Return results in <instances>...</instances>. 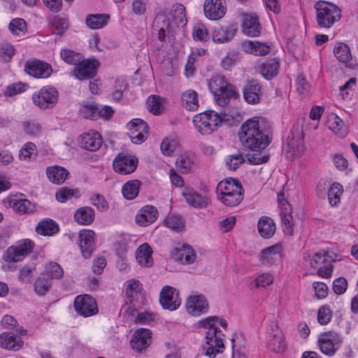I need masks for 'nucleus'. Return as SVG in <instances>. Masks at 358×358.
Returning a JSON list of instances; mask_svg holds the SVG:
<instances>
[{"label":"nucleus","mask_w":358,"mask_h":358,"mask_svg":"<svg viewBox=\"0 0 358 358\" xmlns=\"http://www.w3.org/2000/svg\"><path fill=\"white\" fill-rule=\"evenodd\" d=\"M138 159L136 156L118 153L113 161L114 171L120 175H128L134 173L137 169Z\"/></svg>","instance_id":"nucleus-13"},{"label":"nucleus","mask_w":358,"mask_h":358,"mask_svg":"<svg viewBox=\"0 0 358 358\" xmlns=\"http://www.w3.org/2000/svg\"><path fill=\"white\" fill-rule=\"evenodd\" d=\"M22 128L26 134L31 136H37L41 131V124L36 120H28L22 123Z\"/></svg>","instance_id":"nucleus-51"},{"label":"nucleus","mask_w":358,"mask_h":358,"mask_svg":"<svg viewBox=\"0 0 358 358\" xmlns=\"http://www.w3.org/2000/svg\"><path fill=\"white\" fill-rule=\"evenodd\" d=\"M80 113L85 119L97 120L99 118V107L94 104L85 105L80 108Z\"/></svg>","instance_id":"nucleus-54"},{"label":"nucleus","mask_w":358,"mask_h":358,"mask_svg":"<svg viewBox=\"0 0 358 358\" xmlns=\"http://www.w3.org/2000/svg\"><path fill=\"white\" fill-rule=\"evenodd\" d=\"M8 27L13 34L17 36L27 31L26 22L22 18H15L11 20Z\"/></svg>","instance_id":"nucleus-58"},{"label":"nucleus","mask_w":358,"mask_h":358,"mask_svg":"<svg viewBox=\"0 0 358 358\" xmlns=\"http://www.w3.org/2000/svg\"><path fill=\"white\" fill-rule=\"evenodd\" d=\"M46 174L50 181L60 185L67 178L69 171L64 167L54 166L47 168Z\"/></svg>","instance_id":"nucleus-36"},{"label":"nucleus","mask_w":358,"mask_h":358,"mask_svg":"<svg viewBox=\"0 0 358 358\" xmlns=\"http://www.w3.org/2000/svg\"><path fill=\"white\" fill-rule=\"evenodd\" d=\"M152 332L148 329L141 328L134 331L130 341L131 347L137 352H142L150 346Z\"/></svg>","instance_id":"nucleus-19"},{"label":"nucleus","mask_w":358,"mask_h":358,"mask_svg":"<svg viewBox=\"0 0 358 358\" xmlns=\"http://www.w3.org/2000/svg\"><path fill=\"white\" fill-rule=\"evenodd\" d=\"M317 25L330 28L341 18V10L336 4L326 1H318L314 4Z\"/></svg>","instance_id":"nucleus-6"},{"label":"nucleus","mask_w":358,"mask_h":358,"mask_svg":"<svg viewBox=\"0 0 358 358\" xmlns=\"http://www.w3.org/2000/svg\"><path fill=\"white\" fill-rule=\"evenodd\" d=\"M280 215L283 225V231L289 236L294 233L293 218L291 215V209L286 211L283 209L280 210Z\"/></svg>","instance_id":"nucleus-49"},{"label":"nucleus","mask_w":358,"mask_h":358,"mask_svg":"<svg viewBox=\"0 0 358 358\" xmlns=\"http://www.w3.org/2000/svg\"><path fill=\"white\" fill-rule=\"evenodd\" d=\"M59 92L52 86L46 85L32 95V101L34 105L40 109L47 110L53 108L57 103Z\"/></svg>","instance_id":"nucleus-8"},{"label":"nucleus","mask_w":358,"mask_h":358,"mask_svg":"<svg viewBox=\"0 0 358 358\" xmlns=\"http://www.w3.org/2000/svg\"><path fill=\"white\" fill-rule=\"evenodd\" d=\"M34 243L29 239L19 241L16 245L10 246L3 255L6 262H16L22 261L30 254L34 249Z\"/></svg>","instance_id":"nucleus-10"},{"label":"nucleus","mask_w":358,"mask_h":358,"mask_svg":"<svg viewBox=\"0 0 358 358\" xmlns=\"http://www.w3.org/2000/svg\"><path fill=\"white\" fill-rule=\"evenodd\" d=\"M127 128L129 130V134H131V131L134 130H136L138 131H143L148 130V127L147 123L141 120V119H133L127 124Z\"/></svg>","instance_id":"nucleus-63"},{"label":"nucleus","mask_w":358,"mask_h":358,"mask_svg":"<svg viewBox=\"0 0 358 358\" xmlns=\"http://www.w3.org/2000/svg\"><path fill=\"white\" fill-rule=\"evenodd\" d=\"M271 134L270 122L259 117H253L245 121L238 132L243 145L253 151L265 149L271 141Z\"/></svg>","instance_id":"nucleus-1"},{"label":"nucleus","mask_w":358,"mask_h":358,"mask_svg":"<svg viewBox=\"0 0 358 358\" xmlns=\"http://www.w3.org/2000/svg\"><path fill=\"white\" fill-rule=\"evenodd\" d=\"M217 199L225 206L234 207L243 199V189L238 180L228 178L217 186Z\"/></svg>","instance_id":"nucleus-4"},{"label":"nucleus","mask_w":358,"mask_h":358,"mask_svg":"<svg viewBox=\"0 0 358 358\" xmlns=\"http://www.w3.org/2000/svg\"><path fill=\"white\" fill-rule=\"evenodd\" d=\"M165 225L173 230H180L184 227V222L181 216L177 215H169L164 220Z\"/></svg>","instance_id":"nucleus-55"},{"label":"nucleus","mask_w":358,"mask_h":358,"mask_svg":"<svg viewBox=\"0 0 358 358\" xmlns=\"http://www.w3.org/2000/svg\"><path fill=\"white\" fill-rule=\"evenodd\" d=\"M270 327L272 332L267 336L268 348L274 352H283L286 349V344L282 332L275 322H271Z\"/></svg>","instance_id":"nucleus-18"},{"label":"nucleus","mask_w":358,"mask_h":358,"mask_svg":"<svg viewBox=\"0 0 358 358\" xmlns=\"http://www.w3.org/2000/svg\"><path fill=\"white\" fill-rule=\"evenodd\" d=\"M27 87V85L22 82L12 83L6 87L3 94L6 96H15L17 94L24 92L26 90Z\"/></svg>","instance_id":"nucleus-61"},{"label":"nucleus","mask_w":358,"mask_h":358,"mask_svg":"<svg viewBox=\"0 0 358 358\" xmlns=\"http://www.w3.org/2000/svg\"><path fill=\"white\" fill-rule=\"evenodd\" d=\"M50 24L54 34L62 35L69 27V20L65 17L55 16Z\"/></svg>","instance_id":"nucleus-47"},{"label":"nucleus","mask_w":358,"mask_h":358,"mask_svg":"<svg viewBox=\"0 0 358 358\" xmlns=\"http://www.w3.org/2000/svg\"><path fill=\"white\" fill-rule=\"evenodd\" d=\"M192 36L194 40L200 41H207L210 38L207 28L203 23H196L194 25Z\"/></svg>","instance_id":"nucleus-53"},{"label":"nucleus","mask_w":358,"mask_h":358,"mask_svg":"<svg viewBox=\"0 0 358 358\" xmlns=\"http://www.w3.org/2000/svg\"><path fill=\"white\" fill-rule=\"evenodd\" d=\"M182 102L184 107L189 110H196L199 107L198 94L196 91L189 90L182 94Z\"/></svg>","instance_id":"nucleus-42"},{"label":"nucleus","mask_w":358,"mask_h":358,"mask_svg":"<svg viewBox=\"0 0 358 358\" xmlns=\"http://www.w3.org/2000/svg\"><path fill=\"white\" fill-rule=\"evenodd\" d=\"M172 257L181 264H189L194 262L196 254L189 245H182L173 249L172 251Z\"/></svg>","instance_id":"nucleus-26"},{"label":"nucleus","mask_w":358,"mask_h":358,"mask_svg":"<svg viewBox=\"0 0 358 358\" xmlns=\"http://www.w3.org/2000/svg\"><path fill=\"white\" fill-rule=\"evenodd\" d=\"M94 231L90 229H83L79 234L80 248L83 256L88 259L92 256L94 249Z\"/></svg>","instance_id":"nucleus-24"},{"label":"nucleus","mask_w":358,"mask_h":358,"mask_svg":"<svg viewBox=\"0 0 358 358\" xmlns=\"http://www.w3.org/2000/svg\"><path fill=\"white\" fill-rule=\"evenodd\" d=\"M192 159L187 155H181L176 162V169L182 173H188L192 166Z\"/></svg>","instance_id":"nucleus-56"},{"label":"nucleus","mask_w":358,"mask_h":358,"mask_svg":"<svg viewBox=\"0 0 358 358\" xmlns=\"http://www.w3.org/2000/svg\"><path fill=\"white\" fill-rule=\"evenodd\" d=\"M37 156V149L34 143L28 142L20 150L19 157L22 160H31Z\"/></svg>","instance_id":"nucleus-50"},{"label":"nucleus","mask_w":358,"mask_h":358,"mask_svg":"<svg viewBox=\"0 0 358 358\" xmlns=\"http://www.w3.org/2000/svg\"><path fill=\"white\" fill-rule=\"evenodd\" d=\"M208 86L216 103L222 107L229 103L231 98L236 99L240 96L235 87L229 83L222 75H213L208 80Z\"/></svg>","instance_id":"nucleus-3"},{"label":"nucleus","mask_w":358,"mask_h":358,"mask_svg":"<svg viewBox=\"0 0 358 358\" xmlns=\"http://www.w3.org/2000/svg\"><path fill=\"white\" fill-rule=\"evenodd\" d=\"M103 143L101 135L96 131L90 130L80 136L79 144L83 149L90 151L98 150Z\"/></svg>","instance_id":"nucleus-21"},{"label":"nucleus","mask_w":358,"mask_h":358,"mask_svg":"<svg viewBox=\"0 0 358 358\" xmlns=\"http://www.w3.org/2000/svg\"><path fill=\"white\" fill-rule=\"evenodd\" d=\"M152 250L148 243L141 245L136 251V258L141 266L150 267L153 264Z\"/></svg>","instance_id":"nucleus-33"},{"label":"nucleus","mask_w":358,"mask_h":358,"mask_svg":"<svg viewBox=\"0 0 358 358\" xmlns=\"http://www.w3.org/2000/svg\"><path fill=\"white\" fill-rule=\"evenodd\" d=\"M24 342L13 334L3 332L0 334V348L8 350L17 351L23 346Z\"/></svg>","instance_id":"nucleus-30"},{"label":"nucleus","mask_w":358,"mask_h":358,"mask_svg":"<svg viewBox=\"0 0 358 358\" xmlns=\"http://www.w3.org/2000/svg\"><path fill=\"white\" fill-rule=\"evenodd\" d=\"M99 65V62L94 57L87 59L83 57V61L74 67L73 75L80 80H92L96 76Z\"/></svg>","instance_id":"nucleus-12"},{"label":"nucleus","mask_w":358,"mask_h":358,"mask_svg":"<svg viewBox=\"0 0 358 358\" xmlns=\"http://www.w3.org/2000/svg\"><path fill=\"white\" fill-rule=\"evenodd\" d=\"M24 71L35 78L45 79L52 75L53 70L49 63L38 59H31L25 62Z\"/></svg>","instance_id":"nucleus-14"},{"label":"nucleus","mask_w":358,"mask_h":358,"mask_svg":"<svg viewBox=\"0 0 358 358\" xmlns=\"http://www.w3.org/2000/svg\"><path fill=\"white\" fill-rule=\"evenodd\" d=\"M182 196L188 205L194 208H205L210 202V199L207 196L194 190L184 192Z\"/></svg>","instance_id":"nucleus-27"},{"label":"nucleus","mask_w":358,"mask_h":358,"mask_svg":"<svg viewBox=\"0 0 358 358\" xmlns=\"http://www.w3.org/2000/svg\"><path fill=\"white\" fill-rule=\"evenodd\" d=\"M242 46L245 52L260 56L268 54L271 50L270 46L257 41H245Z\"/></svg>","instance_id":"nucleus-37"},{"label":"nucleus","mask_w":358,"mask_h":358,"mask_svg":"<svg viewBox=\"0 0 358 358\" xmlns=\"http://www.w3.org/2000/svg\"><path fill=\"white\" fill-rule=\"evenodd\" d=\"M59 230L57 223L52 219L45 218L38 222L36 231L43 236H52Z\"/></svg>","instance_id":"nucleus-35"},{"label":"nucleus","mask_w":358,"mask_h":358,"mask_svg":"<svg viewBox=\"0 0 358 358\" xmlns=\"http://www.w3.org/2000/svg\"><path fill=\"white\" fill-rule=\"evenodd\" d=\"M262 93V85L255 79L248 80L243 89V99L249 104L260 103Z\"/></svg>","instance_id":"nucleus-16"},{"label":"nucleus","mask_w":358,"mask_h":358,"mask_svg":"<svg viewBox=\"0 0 358 358\" xmlns=\"http://www.w3.org/2000/svg\"><path fill=\"white\" fill-rule=\"evenodd\" d=\"M237 30V27L235 24L216 28L213 32V40L220 43H227L234 38Z\"/></svg>","instance_id":"nucleus-29"},{"label":"nucleus","mask_w":358,"mask_h":358,"mask_svg":"<svg viewBox=\"0 0 358 358\" xmlns=\"http://www.w3.org/2000/svg\"><path fill=\"white\" fill-rule=\"evenodd\" d=\"M44 273L48 279H61L64 275L62 268L56 262L47 264L45 267Z\"/></svg>","instance_id":"nucleus-46"},{"label":"nucleus","mask_w":358,"mask_h":358,"mask_svg":"<svg viewBox=\"0 0 358 358\" xmlns=\"http://www.w3.org/2000/svg\"><path fill=\"white\" fill-rule=\"evenodd\" d=\"M141 184L139 180H132L125 182L122 188V193L124 199H134L138 195Z\"/></svg>","instance_id":"nucleus-41"},{"label":"nucleus","mask_w":358,"mask_h":358,"mask_svg":"<svg viewBox=\"0 0 358 358\" xmlns=\"http://www.w3.org/2000/svg\"><path fill=\"white\" fill-rule=\"evenodd\" d=\"M242 29L243 33L249 36H258L261 33V27L257 16L245 14L243 16Z\"/></svg>","instance_id":"nucleus-28"},{"label":"nucleus","mask_w":358,"mask_h":358,"mask_svg":"<svg viewBox=\"0 0 358 358\" xmlns=\"http://www.w3.org/2000/svg\"><path fill=\"white\" fill-rule=\"evenodd\" d=\"M203 11L206 17L210 20L221 19L227 11L225 0H205Z\"/></svg>","instance_id":"nucleus-20"},{"label":"nucleus","mask_w":358,"mask_h":358,"mask_svg":"<svg viewBox=\"0 0 358 358\" xmlns=\"http://www.w3.org/2000/svg\"><path fill=\"white\" fill-rule=\"evenodd\" d=\"M51 281L45 277H38L34 283V289L36 294L38 296H45L51 287Z\"/></svg>","instance_id":"nucleus-48"},{"label":"nucleus","mask_w":358,"mask_h":358,"mask_svg":"<svg viewBox=\"0 0 358 358\" xmlns=\"http://www.w3.org/2000/svg\"><path fill=\"white\" fill-rule=\"evenodd\" d=\"M187 311L192 315H200L208 310V303L203 295H192L186 303Z\"/></svg>","instance_id":"nucleus-22"},{"label":"nucleus","mask_w":358,"mask_h":358,"mask_svg":"<svg viewBox=\"0 0 358 358\" xmlns=\"http://www.w3.org/2000/svg\"><path fill=\"white\" fill-rule=\"evenodd\" d=\"M343 192V186L338 182H334L328 190V199L331 206H335L341 201V196Z\"/></svg>","instance_id":"nucleus-44"},{"label":"nucleus","mask_w":358,"mask_h":358,"mask_svg":"<svg viewBox=\"0 0 358 358\" xmlns=\"http://www.w3.org/2000/svg\"><path fill=\"white\" fill-rule=\"evenodd\" d=\"M13 208L20 214H29L34 211V206L28 199H19L13 202Z\"/></svg>","instance_id":"nucleus-52"},{"label":"nucleus","mask_w":358,"mask_h":358,"mask_svg":"<svg viewBox=\"0 0 358 358\" xmlns=\"http://www.w3.org/2000/svg\"><path fill=\"white\" fill-rule=\"evenodd\" d=\"M127 88V83L124 80L117 79L115 81V90L111 94L112 99L114 101H120L123 96V92Z\"/></svg>","instance_id":"nucleus-62"},{"label":"nucleus","mask_w":358,"mask_h":358,"mask_svg":"<svg viewBox=\"0 0 358 358\" xmlns=\"http://www.w3.org/2000/svg\"><path fill=\"white\" fill-rule=\"evenodd\" d=\"M279 68V60L276 58L270 59L262 64L261 73L266 79L270 80L278 75Z\"/></svg>","instance_id":"nucleus-38"},{"label":"nucleus","mask_w":358,"mask_h":358,"mask_svg":"<svg viewBox=\"0 0 358 358\" xmlns=\"http://www.w3.org/2000/svg\"><path fill=\"white\" fill-rule=\"evenodd\" d=\"M179 146L180 139L178 136L176 134H171L162 140L160 148L163 155L171 156Z\"/></svg>","instance_id":"nucleus-39"},{"label":"nucleus","mask_w":358,"mask_h":358,"mask_svg":"<svg viewBox=\"0 0 358 358\" xmlns=\"http://www.w3.org/2000/svg\"><path fill=\"white\" fill-rule=\"evenodd\" d=\"M339 335L334 331H328L321 334L318 344L321 352L328 356H332L337 350L336 345L341 343Z\"/></svg>","instance_id":"nucleus-17"},{"label":"nucleus","mask_w":358,"mask_h":358,"mask_svg":"<svg viewBox=\"0 0 358 358\" xmlns=\"http://www.w3.org/2000/svg\"><path fill=\"white\" fill-rule=\"evenodd\" d=\"M95 212L89 206L79 208L74 213L75 221L80 225H90L94 220Z\"/></svg>","instance_id":"nucleus-34"},{"label":"nucleus","mask_w":358,"mask_h":358,"mask_svg":"<svg viewBox=\"0 0 358 358\" xmlns=\"http://www.w3.org/2000/svg\"><path fill=\"white\" fill-rule=\"evenodd\" d=\"M305 150L303 134L302 129L299 126L293 127L289 135L287 138L285 146L286 156L293 159L299 157Z\"/></svg>","instance_id":"nucleus-9"},{"label":"nucleus","mask_w":358,"mask_h":358,"mask_svg":"<svg viewBox=\"0 0 358 358\" xmlns=\"http://www.w3.org/2000/svg\"><path fill=\"white\" fill-rule=\"evenodd\" d=\"M109 18L108 14H90L86 17L85 23L89 28L98 29L106 25Z\"/></svg>","instance_id":"nucleus-40"},{"label":"nucleus","mask_w":358,"mask_h":358,"mask_svg":"<svg viewBox=\"0 0 358 358\" xmlns=\"http://www.w3.org/2000/svg\"><path fill=\"white\" fill-rule=\"evenodd\" d=\"M245 158L240 153L233 154L226 158V165L230 170L237 169L243 162Z\"/></svg>","instance_id":"nucleus-60"},{"label":"nucleus","mask_w":358,"mask_h":358,"mask_svg":"<svg viewBox=\"0 0 358 358\" xmlns=\"http://www.w3.org/2000/svg\"><path fill=\"white\" fill-rule=\"evenodd\" d=\"M73 306L76 313L84 317L95 315L99 312L96 299L89 294L77 296Z\"/></svg>","instance_id":"nucleus-11"},{"label":"nucleus","mask_w":358,"mask_h":358,"mask_svg":"<svg viewBox=\"0 0 358 358\" xmlns=\"http://www.w3.org/2000/svg\"><path fill=\"white\" fill-rule=\"evenodd\" d=\"M334 54L341 63H347L352 58L350 47L344 43H337L335 45Z\"/></svg>","instance_id":"nucleus-43"},{"label":"nucleus","mask_w":358,"mask_h":358,"mask_svg":"<svg viewBox=\"0 0 358 358\" xmlns=\"http://www.w3.org/2000/svg\"><path fill=\"white\" fill-rule=\"evenodd\" d=\"M326 125L328 129L341 138L347 134V129L343 120L335 113H331L328 115Z\"/></svg>","instance_id":"nucleus-31"},{"label":"nucleus","mask_w":358,"mask_h":358,"mask_svg":"<svg viewBox=\"0 0 358 358\" xmlns=\"http://www.w3.org/2000/svg\"><path fill=\"white\" fill-rule=\"evenodd\" d=\"M159 215L158 210L152 205L142 207L136 214L135 220L141 227H147L156 221Z\"/></svg>","instance_id":"nucleus-23"},{"label":"nucleus","mask_w":358,"mask_h":358,"mask_svg":"<svg viewBox=\"0 0 358 358\" xmlns=\"http://www.w3.org/2000/svg\"><path fill=\"white\" fill-rule=\"evenodd\" d=\"M219 317L210 316L199 322V326L208 329L206 332V345L203 347L206 350V355L210 358H214L216 354L222 352L224 349L223 343L224 334L221 330L216 327Z\"/></svg>","instance_id":"nucleus-2"},{"label":"nucleus","mask_w":358,"mask_h":358,"mask_svg":"<svg viewBox=\"0 0 358 358\" xmlns=\"http://www.w3.org/2000/svg\"><path fill=\"white\" fill-rule=\"evenodd\" d=\"M90 203L101 212H106L109 205L105 197L100 194H94L90 196Z\"/></svg>","instance_id":"nucleus-57"},{"label":"nucleus","mask_w":358,"mask_h":358,"mask_svg":"<svg viewBox=\"0 0 358 358\" xmlns=\"http://www.w3.org/2000/svg\"><path fill=\"white\" fill-rule=\"evenodd\" d=\"M257 228L260 236L264 238L272 237L276 230L274 221L267 216H262L259 219Z\"/></svg>","instance_id":"nucleus-32"},{"label":"nucleus","mask_w":358,"mask_h":358,"mask_svg":"<svg viewBox=\"0 0 358 358\" xmlns=\"http://www.w3.org/2000/svg\"><path fill=\"white\" fill-rule=\"evenodd\" d=\"M125 294L127 299L125 312L128 315H133L148 303L143 285L138 280L131 279L127 282Z\"/></svg>","instance_id":"nucleus-5"},{"label":"nucleus","mask_w":358,"mask_h":358,"mask_svg":"<svg viewBox=\"0 0 358 358\" xmlns=\"http://www.w3.org/2000/svg\"><path fill=\"white\" fill-rule=\"evenodd\" d=\"M147 104L149 111L152 114L159 115L162 112L163 107L159 96L155 95L149 96Z\"/></svg>","instance_id":"nucleus-59"},{"label":"nucleus","mask_w":358,"mask_h":358,"mask_svg":"<svg viewBox=\"0 0 358 358\" xmlns=\"http://www.w3.org/2000/svg\"><path fill=\"white\" fill-rule=\"evenodd\" d=\"M222 121V117L211 110L199 113L193 118V123L196 129L203 135L212 134L220 125Z\"/></svg>","instance_id":"nucleus-7"},{"label":"nucleus","mask_w":358,"mask_h":358,"mask_svg":"<svg viewBox=\"0 0 358 358\" xmlns=\"http://www.w3.org/2000/svg\"><path fill=\"white\" fill-rule=\"evenodd\" d=\"M282 245L280 243L263 249L259 256L260 263L264 266H271L281 257Z\"/></svg>","instance_id":"nucleus-25"},{"label":"nucleus","mask_w":358,"mask_h":358,"mask_svg":"<svg viewBox=\"0 0 358 358\" xmlns=\"http://www.w3.org/2000/svg\"><path fill=\"white\" fill-rule=\"evenodd\" d=\"M15 53V49L13 45L8 43H4L0 45V59L4 62H8Z\"/></svg>","instance_id":"nucleus-64"},{"label":"nucleus","mask_w":358,"mask_h":358,"mask_svg":"<svg viewBox=\"0 0 358 358\" xmlns=\"http://www.w3.org/2000/svg\"><path fill=\"white\" fill-rule=\"evenodd\" d=\"M159 303L164 309L171 311L177 310L181 305L179 291L169 285L163 287L160 292Z\"/></svg>","instance_id":"nucleus-15"},{"label":"nucleus","mask_w":358,"mask_h":358,"mask_svg":"<svg viewBox=\"0 0 358 358\" xmlns=\"http://www.w3.org/2000/svg\"><path fill=\"white\" fill-rule=\"evenodd\" d=\"M61 58L68 64L76 66L83 61V55L70 49H62L60 52Z\"/></svg>","instance_id":"nucleus-45"}]
</instances>
